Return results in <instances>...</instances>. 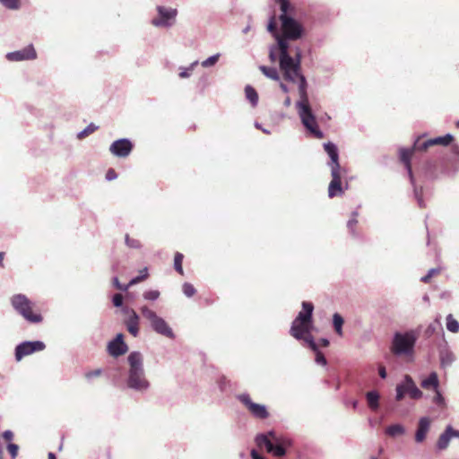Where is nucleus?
I'll list each match as a JSON object with an SVG mask.
<instances>
[{
    "label": "nucleus",
    "instance_id": "13d9d810",
    "mask_svg": "<svg viewBox=\"0 0 459 459\" xmlns=\"http://www.w3.org/2000/svg\"><path fill=\"white\" fill-rule=\"evenodd\" d=\"M2 437L4 440L10 442L13 438V433L11 430H5L3 432Z\"/></svg>",
    "mask_w": 459,
    "mask_h": 459
},
{
    "label": "nucleus",
    "instance_id": "0e129e2a",
    "mask_svg": "<svg viewBox=\"0 0 459 459\" xmlns=\"http://www.w3.org/2000/svg\"><path fill=\"white\" fill-rule=\"evenodd\" d=\"M280 88H281V91H282L283 92H285V93H288V92H289V91H290V90H289V87H288L285 83H283V82H281V83H280Z\"/></svg>",
    "mask_w": 459,
    "mask_h": 459
},
{
    "label": "nucleus",
    "instance_id": "5701e85b",
    "mask_svg": "<svg viewBox=\"0 0 459 459\" xmlns=\"http://www.w3.org/2000/svg\"><path fill=\"white\" fill-rule=\"evenodd\" d=\"M431 421L429 417L420 418L415 432V441L417 443H422L429 431Z\"/></svg>",
    "mask_w": 459,
    "mask_h": 459
},
{
    "label": "nucleus",
    "instance_id": "ddd939ff",
    "mask_svg": "<svg viewBox=\"0 0 459 459\" xmlns=\"http://www.w3.org/2000/svg\"><path fill=\"white\" fill-rule=\"evenodd\" d=\"M46 348V345L41 341H25L14 349V357L16 361H21L24 357L29 356L34 352L41 351Z\"/></svg>",
    "mask_w": 459,
    "mask_h": 459
},
{
    "label": "nucleus",
    "instance_id": "4d7b16f0",
    "mask_svg": "<svg viewBox=\"0 0 459 459\" xmlns=\"http://www.w3.org/2000/svg\"><path fill=\"white\" fill-rule=\"evenodd\" d=\"M117 178V172L113 169H109L106 173V179L108 181L114 180Z\"/></svg>",
    "mask_w": 459,
    "mask_h": 459
},
{
    "label": "nucleus",
    "instance_id": "72a5a7b5",
    "mask_svg": "<svg viewBox=\"0 0 459 459\" xmlns=\"http://www.w3.org/2000/svg\"><path fill=\"white\" fill-rule=\"evenodd\" d=\"M259 70L268 78L274 80V81H280V75L276 68L274 67H269L266 65H260Z\"/></svg>",
    "mask_w": 459,
    "mask_h": 459
},
{
    "label": "nucleus",
    "instance_id": "5fc2aeb1",
    "mask_svg": "<svg viewBox=\"0 0 459 459\" xmlns=\"http://www.w3.org/2000/svg\"><path fill=\"white\" fill-rule=\"evenodd\" d=\"M275 2L279 5V9H283L294 5L290 0H275Z\"/></svg>",
    "mask_w": 459,
    "mask_h": 459
},
{
    "label": "nucleus",
    "instance_id": "e433bc0d",
    "mask_svg": "<svg viewBox=\"0 0 459 459\" xmlns=\"http://www.w3.org/2000/svg\"><path fill=\"white\" fill-rule=\"evenodd\" d=\"M99 128L98 126H96L95 124L93 123H91L90 125H88L83 130H82L81 132H79L77 134V138L82 140L87 136H89L90 134H91L92 133H94L97 129Z\"/></svg>",
    "mask_w": 459,
    "mask_h": 459
},
{
    "label": "nucleus",
    "instance_id": "b1692460",
    "mask_svg": "<svg viewBox=\"0 0 459 459\" xmlns=\"http://www.w3.org/2000/svg\"><path fill=\"white\" fill-rule=\"evenodd\" d=\"M446 173L456 172L459 170V146L453 145L449 156L446 159Z\"/></svg>",
    "mask_w": 459,
    "mask_h": 459
},
{
    "label": "nucleus",
    "instance_id": "79ce46f5",
    "mask_svg": "<svg viewBox=\"0 0 459 459\" xmlns=\"http://www.w3.org/2000/svg\"><path fill=\"white\" fill-rule=\"evenodd\" d=\"M148 277V272H147V268H144L143 270H142L140 272V274L132 278L130 281H129V285L130 287L133 286V285H135V284H138L139 282L144 281L145 279H147Z\"/></svg>",
    "mask_w": 459,
    "mask_h": 459
},
{
    "label": "nucleus",
    "instance_id": "6e6d98bb",
    "mask_svg": "<svg viewBox=\"0 0 459 459\" xmlns=\"http://www.w3.org/2000/svg\"><path fill=\"white\" fill-rule=\"evenodd\" d=\"M180 72L178 74V76L182 79L189 78L191 76L192 72L188 70L187 67H180Z\"/></svg>",
    "mask_w": 459,
    "mask_h": 459
},
{
    "label": "nucleus",
    "instance_id": "ea45409f",
    "mask_svg": "<svg viewBox=\"0 0 459 459\" xmlns=\"http://www.w3.org/2000/svg\"><path fill=\"white\" fill-rule=\"evenodd\" d=\"M221 56L220 53L214 54L201 63V65L204 68L212 67L217 64Z\"/></svg>",
    "mask_w": 459,
    "mask_h": 459
},
{
    "label": "nucleus",
    "instance_id": "a211bd4d",
    "mask_svg": "<svg viewBox=\"0 0 459 459\" xmlns=\"http://www.w3.org/2000/svg\"><path fill=\"white\" fill-rule=\"evenodd\" d=\"M128 351V346L124 341V334L119 333L108 343V352L110 356L117 358Z\"/></svg>",
    "mask_w": 459,
    "mask_h": 459
},
{
    "label": "nucleus",
    "instance_id": "a19ab883",
    "mask_svg": "<svg viewBox=\"0 0 459 459\" xmlns=\"http://www.w3.org/2000/svg\"><path fill=\"white\" fill-rule=\"evenodd\" d=\"M358 216H359V212L357 211L352 212L351 217L347 222V228H348L349 231L351 232V234H352L353 236L355 235L354 227L358 223V220H357Z\"/></svg>",
    "mask_w": 459,
    "mask_h": 459
},
{
    "label": "nucleus",
    "instance_id": "f3484780",
    "mask_svg": "<svg viewBox=\"0 0 459 459\" xmlns=\"http://www.w3.org/2000/svg\"><path fill=\"white\" fill-rule=\"evenodd\" d=\"M5 57L10 62L34 60L37 58V52L33 45L30 44L22 49L7 53Z\"/></svg>",
    "mask_w": 459,
    "mask_h": 459
},
{
    "label": "nucleus",
    "instance_id": "e2e57ef3",
    "mask_svg": "<svg viewBox=\"0 0 459 459\" xmlns=\"http://www.w3.org/2000/svg\"><path fill=\"white\" fill-rule=\"evenodd\" d=\"M319 342H320L321 346H323V347H327L330 344L329 340L326 338H321Z\"/></svg>",
    "mask_w": 459,
    "mask_h": 459
},
{
    "label": "nucleus",
    "instance_id": "1a4fd4ad",
    "mask_svg": "<svg viewBox=\"0 0 459 459\" xmlns=\"http://www.w3.org/2000/svg\"><path fill=\"white\" fill-rule=\"evenodd\" d=\"M140 312L142 316L150 322L151 327L155 333L169 339L175 338V333L171 327L162 317L159 316L156 312L150 309L147 306H142Z\"/></svg>",
    "mask_w": 459,
    "mask_h": 459
},
{
    "label": "nucleus",
    "instance_id": "052dcab7",
    "mask_svg": "<svg viewBox=\"0 0 459 459\" xmlns=\"http://www.w3.org/2000/svg\"><path fill=\"white\" fill-rule=\"evenodd\" d=\"M250 455L252 459H265L255 449H252L250 452Z\"/></svg>",
    "mask_w": 459,
    "mask_h": 459
},
{
    "label": "nucleus",
    "instance_id": "58836bf2",
    "mask_svg": "<svg viewBox=\"0 0 459 459\" xmlns=\"http://www.w3.org/2000/svg\"><path fill=\"white\" fill-rule=\"evenodd\" d=\"M184 255L183 254L177 252L174 256V268L175 270L180 273L181 275L184 274V270L182 266Z\"/></svg>",
    "mask_w": 459,
    "mask_h": 459
},
{
    "label": "nucleus",
    "instance_id": "680f3d73",
    "mask_svg": "<svg viewBox=\"0 0 459 459\" xmlns=\"http://www.w3.org/2000/svg\"><path fill=\"white\" fill-rule=\"evenodd\" d=\"M255 128L262 130L266 134H271V132L269 130L264 128V126H262L261 124H259L258 122L255 123Z\"/></svg>",
    "mask_w": 459,
    "mask_h": 459
},
{
    "label": "nucleus",
    "instance_id": "37998d69",
    "mask_svg": "<svg viewBox=\"0 0 459 459\" xmlns=\"http://www.w3.org/2000/svg\"><path fill=\"white\" fill-rule=\"evenodd\" d=\"M301 340L304 341L312 351H316L318 348L317 343L315 342L314 337L310 333H303Z\"/></svg>",
    "mask_w": 459,
    "mask_h": 459
},
{
    "label": "nucleus",
    "instance_id": "423d86ee",
    "mask_svg": "<svg viewBox=\"0 0 459 459\" xmlns=\"http://www.w3.org/2000/svg\"><path fill=\"white\" fill-rule=\"evenodd\" d=\"M418 333L415 330L394 333L390 351L397 358H411L414 354Z\"/></svg>",
    "mask_w": 459,
    "mask_h": 459
},
{
    "label": "nucleus",
    "instance_id": "4c0bfd02",
    "mask_svg": "<svg viewBox=\"0 0 459 459\" xmlns=\"http://www.w3.org/2000/svg\"><path fill=\"white\" fill-rule=\"evenodd\" d=\"M22 0H0V4L8 10L16 11L21 8Z\"/></svg>",
    "mask_w": 459,
    "mask_h": 459
},
{
    "label": "nucleus",
    "instance_id": "9b49d317",
    "mask_svg": "<svg viewBox=\"0 0 459 459\" xmlns=\"http://www.w3.org/2000/svg\"><path fill=\"white\" fill-rule=\"evenodd\" d=\"M395 400L402 401L406 394H409L412 399H420L423 393L418 388L414 380L410 375H405L403 380L396 385Z\"/></svg>",
    "mask_w": 459,
    "mask_h": 459
},
{
    "label": "nucleus",
    "instance_id": "338daca9",
    "mask_svg": "<svg viewBox=\"0 0 459 459\" xmlns=\"http://www.w3.org/2000/svg\"><path fill=\"white\" fill-rule=\"evenodd\" d=\"M283 105H284L285 107H287V108H288V107H290V106L291 105V100H290V97H287V98L284 100V101H283Z\"/></svg>",
    "mask_w": 459,
    "mask_h": 459
},
{
    "label": "nucleus",
    "instance_id": "aec40b11",
    "mask_svg": "<svg viewBox=\"0 0 459 459\" xmlns=\"http://www.w3.org/2000/svg\"><path fill=\"white\" fill-rule=\"evenodd\" d=\"M323 146L330 159L327 162V166L330 168V170H342L339 161V150L337 145L332 142H327L325 143Z\"/></svg>",
    "mask_w": 459,
    "mask_h": 459
},
{
    "label": "nucleus",
    "instance_id": "20e7f679",
    "mask_svg": "<svg viewBox=\"0 0 459 459\" xmlns=\"http://www.w3.org/2000/svg\"><path fill=\"white\" fill-rule=\"evenodd\" d=\"M279 47L281 48V72L283 79L295 83L297 76L304 75L301 68L302 51L300 48L296 47L294 56H291L290 53V44L286 40L279 41Z\"/></svg>",
    "mask_w": 459,
    "mask_h": 459
},
{
    "label": "nucleus",
    "instance_id": "393cba45",
    "mask_svg": "<svg viewBox=\"0 0 459 459\" xmlns=\"http://www.w3.org/2000/svg\"><path fill=\"white\" fill-rule=\"evenodd\" d=\"M420 385L424 389H431L433 391L439 389L440 382L437 373L432 371L428 377L421 381Z\"/></svg>",
    "mask_w": 459,
    "mask_h": 459
},
{
    "label": "nucleus",
    "instance_id": "c03bdc74",
    "mask_svg": "<svg viewBox=\"0 0 459 459\" xmlns=\"http://www.w3.org/2000/svg\"><path fill=\"white\" fill-rule=\"evenodd\" d=\"M182 290H183V293L187 298L193 297L195 294V292H196L195 287L191 283H188V282H185L183 284Z\"/></svg>",
    "mask_w": 459,
    "mask_h": 459
},
{
    "label": "nucleus",
    "instance_id": "603ef678",
    "mask_svg": "<svg viewBox=\"0 0 459 459\" xmlns=\"http://www.w3.org/2000/svg\"><path fill=\"white\" fill-rule=\"evenodd\" d=\"M7 450H8L9 454L11 455L12 458L13 459L18 455L19 446H18V445L10 442L7 445Z\"/></svg>",
    "mask_w": 459,
    "mask_h": 459
},
{
    "label": "nucleus",
    "instance_id": "a18cd8bd",
    "mask_svg": "<svg viewBox=\"0 0 459 459\" xmlns=\"http://www.w3.org/2000/svg\"><path fill=\"white\" fill-rule=\"evenodd\" d=\"M125 242H126V245L130 247V248H140L141 247V243L139 240L137 239H134V238H132L129 237L128 234L126 235L125 237Z\"/></svg>",
    "mask_w": 459,
    "mask_h": 459
},
{
    "label": "nucleus",
    "instance_id": "f704fd0d",
    "mask_svg": "<svg viewBox=\"0 0 459 459\" xmlns=\"http://www.w3.org/2000/svg\"><path fill=\"white\" fill-rule=\"evenodd\" d=\"M446 329L454 333H456L459 332V322L454 318L452 314H449L446 316Z\"/></svg>",
    "mask_w": 459,
    "mask_h": 459
},
{
    "label": "nucleus",
    "instance_id": "6e6552de",
    "mask_svg": "<svg viewBox=\"0 0 459 459\" xmlns=\"http://www.w3.org/2000/svg\"><path fill=\"white\" fill-rule=\"evenodd\" d=\"M11 304L13 309L29 323L39 324L42 322V316L32 311V303L24 294L13 295L11 298Z\"/></svg>",
    "mask_w": 459,
    "mask_h": 459
},
{
    "label": "nucleus",
    "instance_id": "49530a36",
    "mask_svg": "<svg viewBox=\"0 0 459 459\" xmlns=\"http://www.w3.org/2000/svg\"><path fill=\"white\" fill-rule=\"evenodd\" d=\"M313 351L316 354V358H315L316 363L318 365H321V366H326L327 359L325 357V355L319 351V349L317 348L316 351Z\"/></svg>",
    "mask_w": 459,
    "mask_h": 459
},
{
    "label": "nucleus",
    "instance_id": "bb28decb",
    "mask_svg": "<svg viewBox=\"0 0 459 459\" xmlns=\"http://www.w3.org/2000/svg\"><path fill=\"white\" fill-rule=\"evenodd\" d=\"M439 359L441 368H446L455 362V356L449 349H444L439 351Z\"/></svg>",
    "mask_w": 459,
    "mask_h": 459
},
{
    "label": "nucleus",
    "instance_id": "6ab92c4d",
    "mask_svg": "<svg viewBox=\"0 0 459 459\" xmlns=\"http://www.w3.org/2000/svg\"><path fill=\"white\" fill-rule=\"evenodd\" d=\"M295 83H298L299 96V100L296 102V108L299 109L303 108L311 107L307 93L308 85L305 75L297 76V82Z\"/></svg>",
    "mask_w": 459,
    "mask_h": 459
},
{
    "label": "nucleus",
    "instance_id": "09e8293b",
    "mask_svg": "<svg viewBox=\"0 0 459 459\" xmlns=\"http://www.w3.org/2000/svg\"><path fill=\"white\" fill-rule=\"evenodd\" d=\"M439 273V269L437 268H431L430 270H429L428 273L426 275H424L423 277H421L420 281L424 283H427L430 281V279L437 274Z\"/></svg>",
    "mask_w": 459,
    "mask_h": 459
},
{
    "label": "nucleus",
    "instance_id": "39448f33",
    "mask_svg": "<svg viewBox=\"0 0 459 459\" xmlns=\"http://www.w3.org/2000/svg\"><path fill=\"white\" fill-rule=\"evenodd\" d=\"M255 441L259 448H264L267 453L278 457V459H284L288 449L292 446V441L290 438L278 436L273 430L258 433Z\"/></svg>",
    "mask_w": 459,
    "mask_h": 459
},
{
    "label": "nucleus",
    "instance_id": "9d476101",
    "mask_svg": "<svg viewBox=\"0 0 459 459\" xmlns=\"http://www.w3.org/2000/svg\"><path fill=\"white\" fill-rule=\"evenodd\" d=\"M300 122L307 133L316 139H323L325 134L319 128L316 117L311 107L297 109Z\"/></svg>",
    "mask_w": 459,
    "mask_h": 459
},
{
    "label": "nucleus",
    "instance_id": "473e14b6",
    "mask_svg": "<svg viewBox=\"0 0 459 459\" xmlns=\"http://www.w3.org/2000/svg\"><path fill=\"white\" fill-rule=\"evenodd\" d=\"M344 324V319L342 316L339 313H334L333 315V326L335 333L342 336V326Z\"/></svg>",
    "mask_w": 459,
    "mask_h": 459
},
{
    "label": "nucleus",
    "instance_id": "c9c22d12",
    "mask_svg": "<svg viewBox=\"0 0 459 459\" xmlns=\"http://www.w3.org/2000/svg\"><path fill=\"white\" fill-rule=\"evenodd\" d=\"M434 395L432 397V402L440 409H445L446 407V399L443 396L442 393L439 389L434 391Z\"/></svg>",
    "mask_w": 459,
    "mask_h": 459
},
{
    "label": "nucleus",
    "instance_id": "f03ea898",
    "mask_svg": "<svg viewBox=\"0 0 459 459\" xmlns=\"http://www.w3.org/2000/svg\"><path fill=\"white\" fill-rule=\"evenodd\" d=\"M128 369L126 375V385L138 394L146 393L151 383L146 377L143 367V356L140 351H131L127 358Z\"/></svg>",
    "mask_w": 459,
    "mask_h": 459
},
{
    "label": "nucleus",
    "instance_id": "c756f323",
    "mask_svg": "<svg viewBox=\"0 0 459 459\" xmlns=\"http://www.w3.org/2000/svg\"><path fill=\"white\" fill-rule=\"evenodd\" d=\"M385 433L391 437H395L403 435L405 429L402 424H392L385 428Z\"/></svg>",
    "mask_w": 459,
    "mask_h": 459
},
{
    "label": "nucleus",
    "instance_id": "7c9ffc66",
    "mask_svg": "<svg viewBox=\"0 0 459 459\" xmlns=\"http://www.w3.org/2000/svg\"><path fill=\"white\" fill-rule=\"evenodd\" d=\"M245 94L247 100L250 102L252 107H255L258 103V93L254 87L247 85L245 87Z\"/></svg>",
    "mask_w": 459,
    "mask_h": 459
},
{
    "label": "nucleus",
    "instance_id": "864d4df0",
    "mask_svg": "<svg viewBox=\"0 0 459 459\" xmlns=\"http://www.w3.org/2000/svg\"><path fill=\"white\" fill-rule=\"evenodd\" d=\"M102 371L100 368H97L95 370H91V371H89L85 374V377L87 379H91L92 377H100L101 375Z\"/></svg>",
    "mask_w": 459,
    "mask_h": 459
},
{
    "label": "nucleus",
    "instance_id": "2eb2a0df",
    "mask_svg": "<svg viewBox=\"0 0 459 459\" xmlns=\"http://www.w3.org/2000/svg\"><path fill=\"white\" fill-rule=\"evenodd\" d=\"M122 313L126 316L124 320V324L128 333L134 337H137L139 334V324L140 316L134 308L129 307H124Z\"/></svg>",
    "mask_w": 459,
    "mask_h": 459
},
{
    "label": "nucleus",
    "instance_id": "412c9836",
    "mask_svg": "<svg viewBox=\"0 0 459 459\" xmlns=\"http://www.w3.org/2000/svg\"><path fill=\"white\" fill-rule=\"evenodd\" d=\"M332 180L328 186V196L333 198L341 196L344 193V189L342 186V170L331 171Z\"/></svg>",
    "mask_w": 459,
    "mask_h": 459
},
{
    "label": "nucleus",
    "instance_id": "de8ad7c7",
    "mask_svg": "<svg viewBox=\"0 0 459 459\" xmlns=\"http://www.w3.org/2000/svg\"><path fill=\"white\" fill-rule=\"evenodd\" d=\"M144 299L154 301L160 297L159 290H147L143 294Z\"/></svg>",
    "mask_w": 459,
    "mask_h": 459
},
{
    "label": "nucleus",
    "instance_id": "0eeeda50",
    "mask_svg": "<svg viewBox=\"0 0 459 459\" xmlns=\"http://www.w3.org/2000/svg\"><path fill=\"white\" fill-rule=\"evenodd\" d=\"M302 310L291 324L290 333L296 340L301 341L303 333H311L314 329L313 312L314 305L310 301H303L301 303Z\"/></svg>",
    "mask_w": 459,
    "mask_h": 459
},
{
    "label": "nucleus",
    "instance_id": "4468645a",
    "mask_svg": "<svg viewBox=\"0 0 459 459\" xmlns=\"http://www.w3.org/2000/svg\"><path fill=\"white\" fill-rule=\"evenodd\" d=\"M158 17L152 20L154 27H170L177 16V9L167 8L162 5L157 6Z\"/></svg>",
    "mask_w": 459,
    "mask_h": 459
},
{
    "label": "nucleus",
    "instance_id": "2f4dec72",
    "mask_svg": "<svg viewBox=\"0 0 459 459\" xmlns=\"http://www.w3.org/2000/svg\"><path fill=\"white\" fill-rule=\"evenodd\" d=\"M454 141V136L451 134H446L442 136H437L435 138H431L432 145H443L448 146Z\"/></svg>",
    "mask_w": 459,
    "mask_h": 459
},
{
    "label": "nucleus",
    "instance_id": "4be33fe9",
    "mask_svg": "<svg viewBox=\"0 0 459 459\" xmlns=\"http://www.w3.org/2000/svg\"><path fill=\"white\" fill-rule=\"evenodd\" d=\"M453 437H459V430L454 429L451 425H447L437 438V448L438 450L446 449Z\"/></svg>",
    "mask_w": 459,
    "mask_h": 459
},
{
    "label": "nucleus",
    "instance_id": "69168bd1",
    "mask_svg": "<svg viewBox=\"0 0 459 459\" xmlns=\"http://www.w3.org/2000/svg\"><path fill=\"white\" fill-rule=\"evenodd\" d=\"M349 403L351 404V406L356 410L358 408V405H359V402L357 400H352L351 402H349Z\"/></svg>",
    "mask_w": 459,
    "mask_h": 459
},
{
    "label": "nucleus",
    "instance_id": "7ed1b4c3",
    "mask_svg": "<svg viewBox=\"0 0 459 459\" xmlns=\"http://www.w3.org/2000/svg\"><path fill=\"white\" fill-rule=\"evenodd\" d=\"M424 136H425V134L417 136L411 148L401 147L399 149V159H400L401 162L404 165V167L408 172V176L410 178L411 184L413 186L414 197L416 198L418 204L420 208H423L425 206V204H424V201L422 198V187H418L415 185V179H414V176H413V172H412V169H411V160L412 155L415 152H424L428 151L430 147L433 146L432 143H431V139L421 141Z\"/></svg>",
    "mask_w": 459,
    "mask_h": 459
},
{
    "label": "nucleus",
    "instance_id": "f8f14e48",
    "mask_svg": "<svg viewBox=\"0 0 459 459\" xmlns=\"http://www.w3.org/2000/svg\"><path fill=\"white\" fill-rule=\"evenodd\" d=\"M237 399L247 408L250 414L257 419L264 420L269 417V412L265 405L254 403L248 394H240Z\"/></svg>",
    "mask_w": 459,
    "mask_h": 459
},
{
    "label": "nucleus",
    "instance_id": "c85d7f7f",
    "mask_svg": "<svg viewBox=\"0 0 459 459\" xmlns=\"http://www.w3.org/2000/svg\"><path fill=\"white\" fill-rule=\"evenodd\" d=\"M439 331H443L442 324L440 322V318L437 317L433 322H431L427 328L425 329L424 335L427 338H429L433 334L438 333Z\"/></svg>",
    "mask_w": 459,
    "mask_h": 459
},
{
    "label": "nucleus",
    "instance_id": "cd10ccee",
    "mask_svg": "<svg viewBox=\"0 0 459 459\" xmlns=\"http://www.w3.org/2000/svg\"><path fill=\"white\" fill-rule=\"evenodd\" d=\"M276 43L269 48V59L272 63L279 62V67L281 68V48L279 47V41L285 40L284 39L278 38L275 39Z\"/></svg>",
    "mask_w": 459,
    "mask_h": 459
},
{
    "label": "nucleus",
    "instance_id": "dca6fc26",
    "mask_svg": "<svg viewBox=\"0 0 459 459\" xmlns=\"http://www.w3.org/2000/svg\"><path fill=\"white\" fill-rule=\"evenodd\" d=\"M134 149V143L128 138H121L114 141L109 146V152L118 158H126Z\"/></svg>",
    "mask_w": 459,
    "mask_h": 459
},
{
    "label": "nucleus",
    "instance_id": "bf43d9fd",
    "mask_svg": "<svg viewBox=\"0 0 459 459\" xmlns=\"http://www.w3.org/2000/svg\"><path fill=\"white\" fill-rule=\"evenodd\" d=\"M378 375L382 379L386 378L387 373H386V369H385V366H383V365L378 366Z\"/></svg>",
    "mask_w": 459,
    "mask_h": 459
},
{
    "label": "nucleus",
    "instance_id": "a878e982",
    "mask_svg": "<svg viewBox=\"0 0 459 459\" xmlns=\"http://www.w3.org/2000/svg\"><path fill=\"white\" fill-rule=\"evenodd\" d=\"M368 406L373 411H377L380 408V394L377 390H370L365 394Z\"/></svg>",
    "mask_w": 459,
    "mask_h": 459
},
{
    "label": "nucleus",
    "instance_id": "774afa93",
    "mask_svg": "<svg viewBox=\"0 0 459 459\" xmlns=\"http://www.w3.org/2000/svg\"><path fill=\"white\" fill-rule=\"evenodd\" d=\"M198 65V61L193 62L187 68L190 72H193L195 67Z\"/></svg>",
    "mask_w": 459,
    "mask_h": 459
},
{
    "label": "nucleus",
    "instance_id": "8fccbe9b",
    "mask_svg": "<svg viewBox=\"0 0 459 459\" xmlns=\"http://www.w3.org/2000/svg\"><path fill=\"white\" fill-rule=\"evenodd\" d=\"M124 298L121 294L117 293L112 297V303L116 307H121V309L125 307L123 306Z\"/></svg>",
    "mask_w": 459,
    "mask_h": 459
},
{
    "label": "nucleus",
    "instance_id": "f257e3e1",
    "mask_svg": "<svg viewBox=\"0 0 459 459\" xmlns=\"http://www.w3.org/2000/svg\"><path fill=\"white\" fill-rule=\"evenodd\" d=\"M279 21L281 22V30H278V24L275 15L270 17L267 30L275 39H284L287 43L297 41L307 35V30L303 22L298 18V9L295 5L280 9Z\"/></svg>",
    "mask_w": 459,
    "mask_h": 459
},
{
    "label": "nucleus",
    "instance_id": "3c124183",
    "mask_svg": "<svg viewBox=\"0 0 459 459\" xmlns=\"http://www.w3.org/2000/svg\"><path fill=\"white\" fill-rule=\"evenodd\" d=\"M112 283H113V286H114L115 288H117V290H122V291H126V290L129 289V287H130L129 283H128V284H126V285L122 284V283L119 281V280H118V278H117V277H114V278L112 279Z\"/></svg>",
    "mask_w": 459,
    "mask_h": 459
}]
</instances>
